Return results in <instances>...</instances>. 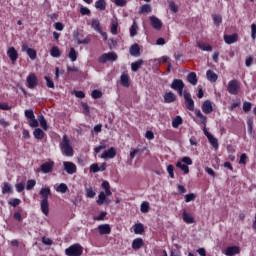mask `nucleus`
<instances>
[{
    "label": "nucleus",
    "instance_id": "obj_1",
    "mask_svg": "<svg viewBox=\"0 0 256 256\" xmlns=\"http://www.w3.org/2000/svg\"><path fill=\"white\" fill-rule=\"evenodd\" d=\"M59 148L61 150L62 155H65V157H73V146L71 145V140H69V137H67V135H64L62 137V141L59 144Z\"/></svg>",
    "mask_w": 256,
    "mask_h": 256
},
{
    "label": "nucleus",
    "instance_id": "obj_2",
    "mask_svg": "<svg viewBox=\"0 0 256 256\" xmlns=\"http://www.w3.org/2000/svg\"><path fill=\"white\" fill-rule=\"evenodd\" d=\"M65 255H67V256H82L83 255V247L80 244L71 245L65 250Z\"/></svg>",
    "mask_w": 256,
    "mask_h": 256
},
{
    "label": "nucleus",
    "instance_id": "obj_3",
    "mask_svg": "<svg viewBox=\"0 0 256 256\" xmlns=\"http://www.w3.org/2000/svg\"><path fill=\"white\" fill-rule=\"evenodd\" d=\"M239 89H241V84L238 80H230L228 83L227 91L230 95H239Z\"/></svg>",
    "mask_w": 256,
    "mask_h": 256
},
{
    "label": "nucleus",
    "instance_id": "obj_4",
    "mask_svg": "<svg viewBox=\"0 0 256 256\" xmlns=\"http://www.w3.org/2000/svg\"><path fill=\"white\" fill-rule=\"evenodd\" d=\"M183 97L185 100V106L188 111H195V101L191 97V93H189L187 90H184Z\"/></svg>",
    "mask_w": 256,
    "mask_h": 256
},
{
    "label": "nucleus",
    "instance_id": "obj_5",
    "mask_svg": "<svg viewBox=\"0 0 256 256\" xmlns=\"http://www.w3.org/2000/svg\"><path fill=\"white\" fill-rule=\"evenodd\" d=\"M107 61H117V54L115 52H108V53H103L99 58H98V63L105 64Z\"/></svg>",
    "mask_w": 256,
    "mask_h": 256
},
{
    "label": "nucleus",
    "instance_id": "obj_6",
    "mask_svg": "<svg viewBox=\"0 0 256 256\" xmlns=\"http://www.w3.org/2000/svg\"><path fill=\"white\" fill-rule=\"evenodd\" d=\"M26 83L28 89H35L39 85V78H37V75L35 73H31L26 78Z\"/></svg>",
    "mask_w": 256,
    "mask_h": 256
},
{
    "label": "nucleus",
    "instance_id": "obj_7",
    "mask_svg": "<svg viewBox=\"0 0 256 256\" xmlns=\"http://www.w3.org/2000/svg\"><path fill=\"white\" fill-rule=\"evenodd\" d=\"M117 157V150L115 147H110L101 154V159H115Z\"/></svg>",
    "mask_w": 256,
    "mask_h": 256
},
{
    "label": "nucleus",
    "instance_id": "obj_8",
    "mask_svg": "<svg viewBox=\"0 0 256 256\" xmlns=\"http://www.w3.org/2000/svg\"><path fill=\"white\" fill-rule=\"evenodd\" d=\"M22 51L26 52L28 57H30L31 61H35L37 59V50L33 48H29L27 44L22 45Z\"/></svg>",
    "mask_w": 256,
    "mask_h": 256
},
{
    "label": "nucleus",
    "instance_id": "obj_9",
    "mask_svg": "<svg viewBox=\"0 0 256 256\" xmlns=\"http://www.w3.org/2000/svg\"><path fill=\"white\" fill-rule=\"evenodd\" d=\"M150 25L153 29H156V31H161V29H163V22L156 16H150Z\"/></svg>",
    "mask_w": 256,
    "mask_h": 256
},
{
    "label": "nucleus",
    "instance_id": "obj_10",
    "mask_svg": "<svg viewBox=\"0 0 256 256\" xmlns=\"http://www.w3.org/2000/svg\"><path fill=\"white\" fill-rule=\"evenodd\" d=\"M201 109L202 112L205 113V115H211V113L213 112V102H211V100H205L202 103Z\"/></svg>",
    "mask_w": 256,
    "mask_h": 256
},
{
    "label": "nucleus",
    "instance_id": "obj_11",
    "mask_svg": "<svg viewBox=\"0 0 256 256\" xmlns=\"http://www.w3.org/2000/svg\"><path fill=\"white\" fill-rule=\"evenodd\" d=\"M53 167H55V162L53 161H48L43 163L40 166V170L42 173L47 174V173H52L53 172Z\"/></svg>",
    "mask_w": 256,
    "mask_h": 256
},
{
    "label": "nucleus",
    "instance_id": "obj_12",
    "mask_svg": "<svg viewBox=\"0 0 256 256\" xmlns=\"http://www.w3.org/2000/svg\"><path fill=\"white\" fill-rule=\"evenodd\" d=\"M64 170L68 175H73L77 173V166L73 162H63Z\"/></svg>",
    "mask_w": 256,
    "mask_h": 256
},
{
    "label": "nucleus",
    "instance_id": "obj_13",
    "mask_svg": "<svg viewBox=\"0 0 256 256\" xmlns=\"http://www.w3.org/2000/svg\"><path fill=\"white\" fill-rule=\"evenodd\" d=\"M7 55L9 57L10 61H12V63H15V61H17V59H19V52H17V50L13 46L8 48Z\"/></svg>",
    "mask_w": 256,
    "mask_h": 256
},
{
    "label": "nucleus",
    "instance_id": "obj_14",
    "mask_svg": "<svg viewBox=\"0 0 256 256\" xmlns=\"http://www.w3.org/2000/svg\"><path fill=\"white\" fill-rule=\"evenodd\" d=\"M241 253V248L239 246H229L225 250V255L227 256H235Z\"/></svg>",
    "mask_w": 256,
    "mask_h": 256
},
{
    "label": "nucleus",
    "instance_id": "obj_15",
    "mask_svg": "<svg viewBox=\"0 0 256 256\" xmlns=\"http://www.w3.org/2000/svg\"><path fill=\"white\" fill-rule=\"evenodd\" d=\"M171 89L177 91L178 89H185V82L181 79H174L170 85Z\"/></svg>",
    "mask_w": 256,
    "mask_h": 256
},
{
    "label": "nucleus",
    "instance_id": "obj_16",
    "mask_svg": "<svg viewBox=\"0 0 256 256\" xmlns=\"http://www.w3.org/2000/svg\"><path fill=\"white\" fill-rule=\"evenodd\" d=\"M239 40V35H237L236 33L232 34V35H224V41L227 45H233V43H237V41Z\"/></svg>",
    "mask_w": 256,
    "mask_h": 256
},
{
    "label": "nucleus",
    "instance_id": "obj_17",
    "mask_svg": "<svg viewBox=\"0 0 256 256\" xmlns=\"http://www.w3.org/2000/svg\"><path fill=\"white\" fill-rule=\"evenodd\" d=\"M99 235H109L111 233V226L109 224H101L98 226Z\"/></svg>",
    "mask_w": 256,
    "mask_h": 256
},
{
    "label": "nucleus",
    "instance_id": "obj_18",
    "mask_svg": "<svg viewBox=\"0 0 256 256\" xmlns=\"http://www.w3.org/2000/svg\"><path fill=\"white\" fill-rule=\"evenodd\" d=\"M177 100V95L173 92H166L164 94V103H174Z\"/></svg>",
    "mask_w": 256,
    "mask_h": 256
},
{
    "label": "nucleus",
    "instance_id": "obj_19",
    "mask_svg": "<svg viewBox=\"0 0 256 256\" xmlns=\"http://www.w3.org/2000/svg\"><path fill=\"white\" fill-rule=\"evenodd\" d=\"M40 195L42 197V201H49V197L51 195V188L49 187L41 188Z\"/></svg>",
    "mask_w": 256,
    "mask_h": 256
},
{
    "label": "nucleus",
    "instance_id": "obj_20",
    "mask_svg": "<svg viewBox=\"0 0 256 256\" xmlns=\"http://www.w3.org/2000/svg\"><path fill=\"white\" fill-rule=\"evenodd\" d=\"M143 245H145V242H143V238H136L132 242V249H134V251H139V249H141Z\"/></svg>",
    "mask_w": 256,
    "mask_h": 256
},
{
    "label": "nucleus",
    "instance_id": "obj_21",
    "mask_svg": "<svg viewBox=\"0 0 256 256\" xmlns=\"http://www.w3.org/2000/svg\"><path fill=\"white\" fill-rule=\"evenodd\" d=\"M40 207L42 213L48 217L49 216V200H41Z\"/></svg>",
    "mask_w": 256,
    "mask_h": 256
},
{
    "label": "nucleus",
    "instance_id": "obj_22",
    "mask_svg": "<svg viewBox=\"0 0 256 256\" xmlns=\"http://www.w3.org/2000/svg\"><path fill=\"white\" fill-rule=\"evenodd\" d=\"M182 219L184 223H187L188 225H192V223H195V218L191 216V214L187 213V211H184L182 213Z\"/></svg>",
    "mask_w": 256,
    "mask_h": 256
},
{
    "label": "nucleus",
    "instance_id": "obj_23",
    "mask_svg": "<svg viewBox=\"0 0 256 256\" xmlns=\"http://www.w3.org/2000/svg\"><path fill=\"white\" fill-rule=\"evenodd\" d=\"M206 77L211 83H216V81L219 79V76L213 70H208L206 72Z\"/></svg>",
    "mask_w": 256,
    "mask_h": 256
},
{
    "label": "nucleus",
    "instance_id": "obj_24",
    "mask_svg": "<svg viewBox=\"0 0 256 256\" xmlns=\"http://www.w3.org/2000/svg\"><path fill=\"white\" fill-rule=\"evenodd\" d=\"M130 55H132V57H139V55H141V48L139 47V44H133L130 47Z\"/></svg>",
    "mask_w": 256,
    "mask_h": 256
},
{
    "label": "nucleus",
    "instance_id": "obj_25",
    "mask_svg": "<svg viewBox=\"0 0 256 256\" xmlns=\"http://www.w3.org/2000/svg\"><path fill=\"white\" fill-rule=\"evenodd\" d=\"M194 113H195L196 117H198V119L200 120V123H201L202 125H207V116H205V115L201 112V110L196 109V110L194 111Z\"/></svg>",
    "mask_w": 256,
    "mask_h": 256
},
{
    "label": "nucleus",
    "instance_id": "obj_26",
    "mask_svg": "<svg viewBox=\"0 0 256 256\" xmlns=\"http://www.w3.org/2000/svg\"><path fill=\"white\" fill-rule=\"evenodd\" d=\"M135 235H143L145 233V226L142 223H137L133 226Z\"/></svg>",
    "mask_w": 256,
    "mask_h": 256
},
{
    "label": "nucleus",
    "instance_id": "obj_27",
    "mask_svg": "<svg viewBox=\"0 0 256 256\" xmlns=\"http://www.w3.org/2000/svg\"><path fill=\"white\" fill-rule=\"evenodd\" d=\"M187 81H189V83L191 85H197L198 83V79H197V73L195 72H190L188 75H187Z\"/></svg>",
    "mask_w": 256,
    "mask_h": 256
},
{
    "label": "nucleus",
    "instance_id": "obj_28",
    "mask_svg": "<svg viewBox=\"0 0 256 256\" xmlns=\"http://www.w3.org/2000/svg\"><path fill=\"white\" fill-rule=\"evenodd\" d=\"M151 11H153V8H151V5L150 4H144L140 7L139 14L140 15H145L147 13H151Z\"/></svg>",
    "mask_w": 256,
    "mask_h": 256
},
{
    "label": "nucleus",
    "instance_id": "obj_29",
    "mask_svg": "<svg viewBox=\"0 0 256 256\" xmlns=\"http://www.w3.org/2000/svg\"><path fill=\"white\" fill-rule=\"evenodd\" d=\"M120 83H121L122 87H129L131 85V82L129 81V75L122 74L120 77Z\"/></svg>",
    "mask_w": 256,
    "mask_h": 256
},
{
    "label": "nucleus",
    "instance_id": "obj_30",
    "mask_svg": "<svg viewBox=\"0 0 256 256\" xmlns=\"http://www.w3.org/2000/svg\"><path fill=\"white\" fill-rule=\"evenodd\" d=\"M33 136L35 139H44L45 138V132L43 130H41V128H36L34 131H33Z\"/></svg>",
    "mask_w": 256,
    "mask_h": 256
},
{
    "label": "nucleus",
    "instance_id": "obj_31",
    "mask_svg": "<svg viewBox=\"0 0 256 256\" xmlns=\"http://www.w3.org/2000/svg\"><path fill=\"white\" fill-rule=\"evenodd\" d=\"M91 27L93 30L97 31V33H101V22L99 19H92Z\"/></svg>",
    "mask_w": 256,
    "mask_h": 256
},
{
    "label": "nucleus",
    "instance_id": "obj_32",
    "mask_svg": "<svg viewBox=\"0 0 256 256\" xmlns=\"http://www.w3.org/2000/svg\"><path fill=\"white\" fill-rule=\"evenodd\" d=\"M51 57H54L56 59H59L61 57V50L57 46H53L50 50Z\"/></svg>",
    "mask_w": 256,
    "mask_h": 256
},
{
    "label": "nucleus",
    "instance_id": "obj_33",
    "mask_svg": "<svg viewBox=\"0 0 256 256\" xmlns=\"http://www.w3.org/2000/svg\"><path fill=\"white\" fill-rule=\"evenodd\" d=\"M183 125V118H181V116H176L173 120H172V127L174 129H179V126Z\"/></svg>",
    "mask_w": 256,
    "mask_h": 256
},
{
    "label": "nucleus",
    "instance_id": "obj_34",
    "mask_svg": "<svg viewBox=\"0 0 256 256\" xmlns=\"http://www.w3.org/2000/svg\"><path fill=\"white\" fill-rule=\"evenodd\" d=\"M95 7L99 9V11H105L107 9V2H105V0H98L95 2Z\"/></svg>",
    "mask_w": 256,
    "mask_h": 256
},
{
    "label": "nucleus",
    "instance_id": "obj_35",
    "mask_svg": "<svg viewBox=\"0 0 256 256\" xmlns=\"http://www.w3.org/2000/svg\"><path fill=\"white\" fill-rule=\"evenodd\" d=\"M38 121L40 123V127H42V129L44 131H47V129H49V126L47 125V120L45 119V116L39 115L38 116Z\"/></svg>",
    "mask_w": 256,
    "mask_h": 256
},
{
    "label": "nucleus",
    "instance_id": "obj_36",
    "mask_svg": "<svg viewBox=\"0 0 256 256\" xmlns=\"http://www.w3.org/2000/svg\"><path fill=\"white\" fill-rule=\"evenodd\" d=\"M141 65H143V60L139 59L136 62L131 64V69L134 73H137L139 69H141Z\"/></svg>",
    "mask_w": 256,
    "mask_h": 256
},
{
    "label": "nucleus",
    "instance_id": "obj_37",
    "mask_svg": "<svg viewBox=\"0 0 256 256\" xmlns=\"http://www.w3.org/2000/svg\"><path fill=\"white\" fill-rule=\"evenodd\" d=\"M176 167H178V169H181V171L184 172V175L189 174V166L187 164H183V162L178 161L176 163Z\"/></svg>",
    "mask_w": 256,
    "mask_h": 256
},
{
    "label": "nucleus",
    "instance_id": "obj_38",
    "mask_svg": "<svg viewBox=\"0 0 256 256\" xmlns=\"http://www.w3.org/2000/svg\"><path fill=\"white\" fill-rule=\"evenodd\" d=\"M78 55L79 53L77 52V50H75V48H70L68 57L72 61V63H74V61H77Z\"/></svg>",
    "mask_w": 256,
    "mask_h": 256
},
{
    "label": "nucleus",
    "instance_id": "obj_39",
    "mask_svg": "<svg viewBox=\"0 0 256 256\" xmlns=\"http://www.w3.org/2000/svg\"><path fill=\"white\" fill-rule=\"evenodd\" d=\"M208 141L214 149H219V140H217V138L213 137V135L208 136Z\"/></svg>",
    "mask_w": 256,
    "mask_h": 256
},
{
    "label": "nucleus",
    "instance_id": "obj_40",
    "mask_svg": "<svg viewBox=\"0 0 256 256\" xmlns=\"http://www.w3.org/2000/svg\"><path fill=\"white\" fill-rule=\"evenodd\" d=\"M197 46L199 47V49H201L202 51H213V46L212 45H207L206 43H201L198 42Z\"/></svg>",
    "mask_w": 256,
    "mask_h": 256
},
{
    "label": "nucleus",
    "instance_id": "obj_41",
    "mask_svg": "<svg viewBox=\"0 0 256 256\" xmlns=\"http://www.w3.org/2000/svg\"><path fill=\"white\" fill-rule=\"evenodd\" d=\"M56 191L58 193H67L69 191V187H67V184L61 183L57 188Z\"/></svg>",
    "mask_w": 256,
    "mask_h": 256
},
{
    "label": "nucleus",
    "instance_id": "obj_42",
    "mask_svg": "<svg viewBox=\"0 0 256 256\" xmlns=\"http://www.w3.org/2000/svg\"><path fill=\"white\" fill-rule=\"evenodd\" d=\"M213 21L214 25H216V27H219V25L223 23V17H221V15L215 14L213 15Z\"/></svg>",
    "mask_w": 256,
    "mask_h": 256
},
{
    "label": "nucleus",
    "instance_id": "obj_43",
    "mask_svg": "<svg viewBox=\"0 0 256 256\" xmlns=\"http://www.w3.org/2000/svg\"><path fill=\"white\" fill-rule=\"evenodd\" d=\"M106 199H107V196L105 195V192H100V194L98 195V200L96 201V203L98 205H103V203H105Z\"/></svg>",
    "mask_w": 256,
    "mask_h": 256
},
{
    "label": "nucleus",
    "instance_id": "obj_44",
    "mask_svg": "<svg viewBox=\"0 0 256 256\" xmlns=\"http://www.w3.org/2000/svg\"><path fill=\"white\" fill-rule=\"evenodd\" d=\"M81 106H82L84 115H91V109L89 107V104H87V102H82Z\"/></svg>",
    "mask_w": 256,
    "mask_h": 256
},
{
    "label": "nucleus",
    "instance_id": "obj_45",
    "mask_svg": "<svg viewBox=\"0 0 256 256\" xmlns=\"http://www.w3.org/2000/svg\"><path fill=\"white\" fill-rule=\"evenodd\" d=\"M137 29H139V26H137V22H133L130 28V37H135V35H137Z\"/></svg>",
    "mask_w": 256,
    "mask_h": 256
},
{
    "label": "nucleus",
    "instance_id": "obj_46",
    "mask_svg": "<svg viewBox=\"0 0 256 256\" xmlns=\"http://www.w3.org/2000/svg\"><path fill=\"white\" fill-rule=\"evenodd\" d=\"M45 81H46V85L49 89H55V83L53 82V80L51 79V77L49 76H45L44 77Z\"/></svg>",
    "mask_w": 256,
    "mask_h": 256
},
{
    "label": "nucleus",
    "instance_id": "obj_47",
    "mask_svg": "<svg viewBox=\"0 0 256 256\" xmlns=\"http://www.w3.org/2000/svg\"><path fill=\"white\" fill-rule=\"evenodd\" d=\"M35 185H37V181L35 179L28 180L27 184H26L27 191H31V189H33V187H35Z\"/></svg>",
    "mask_w": 256,
    "mask_h": 256
},
{
    "label": "nucleus",
    "instance_id": "obj_48",
    "mask_svg": "<svg viewBox=\"0 0 256 256\" xmlns=\"http://www.w3.org/2000/svg\"><path fill=\"white\" fill-rule=\"evenodd\" d=\"M175 167H173L172 164L167 166V172L169 174V177H171V179H175Z\"/></svg>",
    "mask_w": 256,
    "mask_h": 256
},
{
    "label": "nucleus",
    "instance_id": "obj_49",
    "mask_svg": "<svg viewBox=\"0 0 256 256\" xmlns=\"http://www.w3.org/2000/svg\"><path fill=\"white\" fill-rule=\"evenodd\" d=\"M91 95L92 99H101V97H103V92H101L100 90H93Z\"/></svg>",
    "mask_w": 256,
    "mask_h": 256
},
{
    "label": "nucleus",
    "instance_id": "obj_50",
    "mask_svg": "<svg viewBox=\"0 0 256 256\" xmlns=\"http://www.w3.org/2000/svg\"><path fill=\"white\" fill-rule=\"evenodd\" d=\"M141 213H149V202H143L140 207Z\"/></svg>",
    "mask_w": 256,
    "mask_h": 256
},
{
    "label": "nucleus",
    "instance_id": "obj_51",
    "mask_svg": "<svg viewBox=\"0 0 256 256\" xmlns=\"http://www.w3.org/2000/svg\"><path fill=\"white\" fill-rule=\"evenodd\" d=\"M11 185L8 182L4 183V186L2 187V193L5 195L6 193H11Z\"/></svg>",
    "mask_w": 256,
    "mask_h": 256
},
{
    "label": "nucleus",
    "instance_id": "obj_52",
    "mask_svg": "<svg viewBox=\"0 0 256 256\" xmlns=\"http://www.w3.org/2000/svg\"><path fill=\"white\" fill-rule=\"evenodd\" d=\"M247 127H248V133H253V118L252 117H249L247 119Z\"/></svg>",
    "mask_w": 256,
    "mask_h": 256
},
{
    "label": "nucleus",
    "instance_id": "obj_53",
    "mask_svg": "<svg viewBox=\"0 0 256 256\" xmlns=\"http://www.w3.org/2000/svg\"><path fill=\"white\" fill-rule=\"evenodd\" d=\"M24 115L27 119H35V113L32 109L25 110Z\"/></svg>",
    "mask_w": 256,
    "mask_h": 256
},
{
    "label": "nucleus",
    "instance_id": "obj_54",
    "mask_svg": "<svg viewBox=\"0 0 256 256\" xmlns=\"http://www.w3.org/2000/svg\"><path fill=\"white\" fill-rule=\"evenodd\" d=\"M251 107H252L251 102L245 101V102L243 103V112H244V113H249V111H251Z\"/></svg>",
    "mask_w": 256,
    "mask_h": 256
},
{
    "label": "nucleus",
    "instance_id": "obj_55",
    "mask_svg": "<svg viewBox=\"0 0 256 256\" xmlns=\"http://www.w3.org/2000/svg\"><path fill=\"white\" fill-rule=\"evenodd\" d=\"M96 193L93 188H87L86 189V196L89 197V199H93L95 197Z\"/></svg>",
    "mask_w": 256,
    "mask_h": 256
},
{
    "label": "nucleus",
    "instance_id": "obj_56",
    "mask_svg": "<svg viewBox=\"0 0 256 256\" xmlns=\"http://www.w3.org/2000/svg\"><path fill=\"white\" fill-rule=\"evenodd\" d=\"M195 194L190 193L185 195V202L186 203H191V201H195Z\"/></svg>",
    "mask_w": 256,
    "mask_h": 256
},
{
    "label": "nucleus",
    "instance_id": "obj_57",
    "mask_svg": "<svg viewBox=\"0 0 256 256\" xmlns=\"http://www.w3.org/2000/svg\"><path fill=\"white\" fill-rule=\"evenodd\" d=\"M8 203L11 205V207H17V205H21V199L13 198Z\"/></svg>",
    "mask_w": 256,
    "mask_h": 256
},
{
    "label": "nucleus",
    "instance_id": "obj_58",
    "mask_svg": "<svg viewBox=\"0 0 256 256\" xmlns=\"http://www.w3.org/2000/svg\"><path fill=\"white\" fill-rule=\"evenodd\" d=\"M251 39L252 41H255L256 39V24H251Z\"/></svg>",
    "mask_w": 256,
    "mask_h": 256
},
{
    "label": "nucleus",
    "instance_id": "obj_59",
    "mask_svg": "<svg viewBox=\"0 0 256 256\" xmlns=\"http://www.w3.org/2000/svg\"><path fill=\"white\" fill-rule=\"evenodd\" d=\"M99 164L94 163L90 166V173H99Z\"/></svg>",
    "mask_w": 256,
    "mask_h": 256
},
{
    "label": "nucleus",
    "instance_id": "obj_60",
    "mask_svg": "<svg viewBox=\"0 0 256 256\" xmlns=\"http://www.w3.org/2000/svg\"><path fill=\"white\" fill-rule=\"evenodd\" d=\"M180 163H185V165H193V160L190 157L185 156L181 159Z\"/></svg>",
    "mask_w": 256,
    "mask_h": 256
},
{
    "label": "nucleus",
    "instance_id": "obj_61",
    "mask_svg": "<svg viewBox=\"0 0 256 256\" xmlns=\"http://www.w3.org/2000/svg\"><path fill=\"white\" fill-rule=\"evenodd\" d=\"M29 126H30V127H33V128L39 127V121H37V120L35 119V116H34V118H30Z\"/></svg>",
    "mask_w": 256,
    "mask_h": 256
},
{
    "label": "nucleus",
    "instance_id": "obj_62",
    "mask_svg": "<svg viewBox=\"0 0 256 256\" xmlns=\"http://www.w3.org/2000/svg\"><path fill=\"white\" fill-rule=\"evenodd\" d=\"M117 7H125L127 5V0H114Z\"/></svg>",
    "mask_w": 256,
    "mask_h": 256
},
{
    "label": "nucleus",
    "instance_id": "obj_63",
    "mask_svg": "<svg viewBox=\"0 0 256 256\" xmlns=\"http://www.w3.org/2000/svg\"><path fill=\"white\" fill-rule=\"evenodd\" d=\"M254 58L253 56H248L245 60L246 67H251L253 65Z\"/></svg>",
    "mask_w": 256,
    "mask_h": 256
},
{
    "label": "nucleus",
    "instance_id": "obj_64",
    "mask_svg": "<svg viewBox=\"0 0 256 256\" xmlns=\"http://www.w3.org/2000/svg\"><path fill=\"white\" fill-rule=\"evenodd\" d=\"M80 13L81 15H91V10L87 7H81Z\"/></svg>",
    "mask_w": 256,
    "mask_h": 256
}]
</instances>
